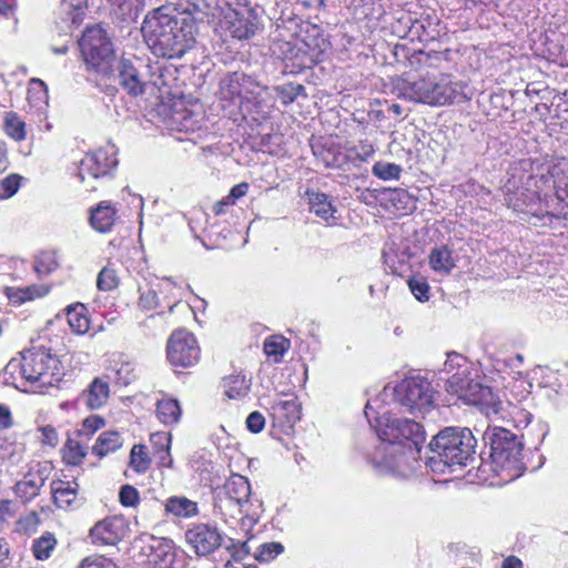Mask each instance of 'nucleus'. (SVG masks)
<instances>
[{
    "label": "nucleus",
    "mask_w": 568,
    "mask_h": 568,
    "mask_svg": "<svg viewBox=\"0 0 568 568\" xmlns=\"http://www.w3.org/2000/svg\"><path fill=\"white\" fill-rule=\"evenodd\" d=\"M375 419L379 443L367 453V460L378 474L409 477L417 468V456L426 440L424 427L386 412Z\"/></svg>",
    "instance_id": "f257e3e1"
},
{
    "label": "nucleus",
    "mask_w": 568,
    "mask_h": 568,
    "mask_svg": "<svg viewBox=\"0 0 568 568\" xmlns=\"http://www.w3.org/2000/svg\"><path fill=\"white\" fill-rule=\"evenodd\" d=\"M206 3H189L184 8L161 6L149 12L142 23V33L155 55L180 59L195 43L197 23L206 16Z\"/></svg>",
    "instance_id": "f03ea898"
},
{
    "label": "nucleus",
    "mask_w": 568,
    "mask_h": 568,
    "mask_svg": "<svg viewBox=\"0 0 568 568\" xmlns=\"http://www.w3.org/2000/svg\"><path fill=\"white\" fill-rule=\"evenodd\" d=\"M4 379L26 392L43 393L61 381V363L50 348L33 346L24 349L20 357L9 361L4 367Z\"/></svg>",
    "instance_id": "7ed1b4c3"
},
{
    "label": "nucleus",
    "mask_w": 568,
    "mask_h": 568,
    "mask_svg": "<svg viewBox=\"0 0 568 568\" xmlns=\"http://www.w3.org/2000/svg\"><path fill=\"white\" fill-rule=\"evenodd\" d=\"M477 440L473 432L466 427H446L432 442L429 448L433 456L427 465L434 473H445L447 467L466 466L474 459Z\"/></svg>",
    "instance_id": "20e7f679"
},
{
    "label": "nucleus",
    "mask_w": 568,
    "mask_h": 568,
    "mask_svg": "<svg viewBox=\"0 0 568 568\" xmlns=\"http://www.w3.org/2000/svg\"><path fill=\"white\" fill-rule=\"evenodd\" d=\"M464 90L465 84L460 81H454L449 75H443L438 80L430 77L415 80L399 79L395 84V92L398 98L429 105L462 102L467 99Z\"/></svg>",
    "instance_id": "39448f33"
},
{
    "label": "nucleus",
    "mask_w": 568,
    "mask_h": 568,
    "mask_svg": "<svg viewBox=\"0 0 568 568\" xmlns=\"http://www.w3.org/2000/svg\"><path fill=\"white\" fill-rule=\"evenodd\" d=\"M260 83L251 75L243 72L226 73L220 81V100L221 108L225 115L239 121L240 118L245 119L251 111L250 97L257 94Z\"/></svg>",
    "instance_id": "423d86ee"
},
{
    "label": "nucleus",
    "mask_w": 568,
    "mask_h": 568,
    "mask_svg": "<svg viewBox=\"0 0 568 568\" xmlns=\"http://www.w3.org/2000/svg\"><path fill=\"white\" fill-rule=\"evenodd\" d=\"M507 203L517 211L532 207L536 203L546 202L547 211H550V205L547 200L549 192L555 190L557 196V181L554 176V171L547 173L528 175L525 186L516 187L515 181H508L506 184Z\"/></svg>",
    "instance_id": "0eeeda50"
},
{
    "label": "nucleus",
    "mask_w": 568,
    "mask_h": 568,
    "mask_svg": "<svg viewBox=\"0 0 568 568\" xmlns=\"http://www.w3.org/2000/svg\"><path fill=\"white\" fill-rule=\"evenodd\" d=\"M446 389L455 394L465 404L479 406L487 417L497 416L501 409V402L491 388L481 385L466 375V369L454 373L446 382Z\"/></svg>",
    "instance_id": "6e6552de"
},
{
    "label": "nucleus",
    "mask_w": 568,
    "mask_h": 568,
    "mask_svg": "<svg viewBox=\"0 0 568 568\" xmlns=\"http://www.w3.org/2000/svg\"><path fill=\"white\" fill-rule=\"evenodd\" d=\"M79 47L87 65L102 74L111 72L114 61L113 44L101 26L88 27Z\"/></svg>",
    "instance_id": "1a4fd4ad"
},
{
    "label": "nucleus",
    "mask_w": 568,
    "mask_h": 568,
    "mask_svg": "<svg viewBox=\"0 0 568 568\" xmlns=\"http://www.w3.org/2000/svg\"><path fill=\"white\" fill-rule=\"evenodd\" d=\"M389 388L385 387L383 394L388 395ZM395 400L412 414L426 413L433 405V389L430 383L424 377H409L403 379L390 389Z\"/></svg>",
    "instance_id": "9d476101"
},
{
    "label": "nucleus",
    "mask_w": 568,
    "mask_h": 568,
    "mask_svg": "<svg viewBox=\"0 0 568 568\" xmlns=\"http://www.w3.org/2000/svg\"><path fill=\"white\" fill-rule=\"evenodd\" d=\"M484 439L489 444V457L496 468L519 467L524 445L515 434L505 428H494L485 433Z\"/></svg>",
    "instance_id": "9b49d317"
},
{
    "label": "nucleus",
    "mask_w": 568,
    "mask_h": 568,
    "mask_svg": "<svg viewBox=\"0 0 568 568\" xmlns=\"http://www.w3.org/2000/svg\"><path fill=\"white\" fill-rule=\"evenodd\" d=\"M116 165V148L113 144H106L83 156L79 164L78 176L82 182L87 179L97 181L111 175Z\"/></svg>",
    "instance_id": "f8f14e48"
},
{
    "label": "nucleus",
    "mask_w": 568,
    "mask_h": 568,
    "mask_svg": "<svg viewBox=\"0 0 568 568\" xmlns=\"http://www.w3.org/2000/svg\"><path fill=\"white\" fill-rule=\"evenodd\" d=\"M168 121L172 130L195 132L205 122L203 104L199 100L193 99L174 101Z\"/></svg>",
    "instance_id": "ddd939ff"
},
{
    "label": "nucleus",
    "mask_w": 568,
    "mask_h": 568,
    "mask_svg": "<svg viewBox=\"0 0 568 568\" xmlns=\"http://www.w3.org/2000/svg\"><path fill=\"white\" fill-rule=\"evenodd\" d=\"M166 356L171 365L176 367H190L200 358V347L195 336L185 331H174L166 344Z\"/></svg>",
    "instance_id": "4468645a"
},
{
    "label": "nucleus",
    "mask_w": 568,
    "mask_h": 568,
    "mask_svg": "<svg viewBox=\"0 0 568 568\" xmlns=\"http://www.w3.org/2000/svg\"><path fill=\"white\" fill-rule=\"evenodd\" d=\"M139 540L144 544L142 551L153 568H179L178 550L171 539L145 535Z\"/></svg>",
    "instance_id": "2eb2a0df"
},
{
    "label": "nucleus",
    "mask_w": 568,
    "mask_h": 568,
    "mask_svg": "<svg viewBox=\"0 0 568 568\" xmlns=\"http://www.w3.org/2000/svg\"><path fill=\"white\" fill-rule=\"evenodd\" d=\"M146 65L141 59L123 58L119 62V84L130 95L138 97L145 92L148 84Z\"/></svg>",
    "instance_id": "dca6fc26"
},
{
    "label": "nucleus",
    "mask_w": 568,
    "mask_h": 568,
    "mask_svg": "<svg viewBox=\"0 0 568 568\" xmlns=\"http://www.w3.org/2000/svg\"><path fill=\"white\" fill-rule=\"evenodd\" d=\"M186 541L199 556H207L224 545V538L219 529L207 524H199L185 532Z\"/></svg>",
    "instance_id": "f3484780"
},
{
    "label": "nucleus",
    "mask_w": 568,
    "mask_h": 568,
    "mask_svg": "<svg viewBox=\"0 0 568 568\" xmlns=\"http://www.w3.org/2000/svg\"><path fill=\"white\" fill-rule=\"evenodd\" d=\"M251 495L248 480L243 476H233L216 494L215 507L221 509L235 506L241 510L247 503Z\"/></svg>",
    "instance_id": "a211bd4d"
},
{
    "label": "nucleus",
    "mask_w": 568,
    "mask_h": 568,
    "mask_svg": "<svg viewBox=\"0 0 568 568\" xmlns=\"http://www.w3.org/2000/svg\"><path fill=\"white\" fill-rule=\"evenodd\" d=\"M129 531V524L122 516L106 517L97 523L90 530L94 544L115 545L122 540Z\"/></svg>",
    "instance_id": "6ab92c4d"
},
{
    "label": "nucleus",
    "mask_w": 568,
    "mask_h": 568,
    "mask_svg": "<svg viewBox=\"0 0 568 568\" xmlns=\"http://www.w3.org/2000/svg\"><path fill=\"white\" fill-rule=\"evenodd\" d=\"M226 29L231 36L239 40H247L252 38L257 28V16L251 9L231 10L225 16Z\"/></svg>",
    "instance_id": "aec40b11"
},
{
    "label": "nucleus",
    "mask_w": 568,
    "mask_h": 568,
    "mask_svg": "<svg viewBox=\"0 0 568 568\" xmlns=\"http://www.w3.org/2000/svg\"><path fill=\"white\" fill-rule=\"evenodd\" d=\"M270 410L274 422L281 427L291 428L301 419V404L293 394L285 395V398H275Z\"/></svg>",
    "instance_id": "412c9836"
},
{
    "label": "nucleus",
    "mask_w": 568,
    "mask_h": 568,
    "mask_svg": "<svg viewBox=\"0 0 568 568\" xmlns=\"http://www.w3.org/2000/svg\"><path fill=\"white\" fill-rule=\"evenodd\" d=\"M87 0H61L55 11L57 24L63 32L80 26L85 16Z\"/></svg>",
    "instance_id": "4be33fe9"
},
{
    "label": "nucleus",
    "mask_w": 568,
    "mask_h": 568,
    "mask_svg": "<svg viewBox=\"0 0 568 568\" xmlns=\"http://www.w3.org/2000/svg\"><path fill=\"white\" fill-rule=\"evenodd\" d=\"M110 396V387L108 382L100 377H95L89 386L77 397L78 407H84L91 410L103 407Z\"/></svg>",
    "instance_id": "5701e85b"
},
{
    "label": "nucleus",
    "mask_w": 568,
    "mask_h": 568,
    "mask_svg": "<svg viewBox=\"0 0 568 568\" xmlns=\"http://www.w3.org/2000/svg\"><path fill=\"white\" fill-rule=\"evenodd\" d=\"M306 196L308 200L310 211L317 217L326 223L336 222V206L333 204V199L323 192L307 190Z\"/></svg>",
    "instance_id": "b1692460"
},
{
    "label": "nucleus",
    "mask_w": 568,
    "mask_h": 568,
    "mask_svg": "<svg viewBox=\"0 0 568 568\" xmlns=\"http://www.w3.org/2000/svg\"><path fill=\"white\" fill-rule=\"evenodd\" d=\"M116 211L110 202L102 201L91 211L90 222L94 230L106 233L114 224Z\"/></svg>",
    "instance_id": "393cba45"
},
{
    "label": "nucleus",
    "mask_w": 568,
    "mask_h": 568,
    "mask_svg": "<svg viewBox=\"0 0 568 568\" xmlns=\"http://www.w3.org/2000/svg\"><path fill=\"white\" fill-rule=\"evenodd\" d=\"M429 266L436 273L448 275L456 266L453 250L447 245L434 247L429 254Z\"/></svg>",
    "instance_id": "a878e982"
},
{
    "label": "nucleus",
    "mask_w": 568,
    "mask_h": 568,
    "mask_svg": "<svg viewBox=\"0 0 568 568\" xmlns=\"http://www.w3.org/2000/svg\"><path fill=\"white\" fill-rule=\"evenodd\" d=\"M43 485V477L29 473L22 480L14 485L13 490L17 497H19L23 503H29L39 495Z\"/></svg>",
    "instance_id": "bb28decb"
},
{
    "label": "nucleus",
    "mask_w": 568,
    "mask_h": 568,
    "mask_svg": "<svg viewBox=\"0 0 568 568\" xmlns=\"http://www.w3.org/2000/svg\"><path fill=\"white\" fill-rule=\"evenodd\" d=\"M182 409L175 398L162 397L156 403V417L164 425H174L181 418Z\"/></svg>",
    "instance_id": "cd10ccee"
},
{
    "label": "nucleus",
    "mask_w": 568,
    "mask_h": 568,
    "mask_svg": "<svg viewBox=\"0 0 568 568\" xmlns=\"http://www.w3.org/2000/svg\"><path fill=\"white\" fill-rule=\"evenodd\" d=\"M225 395L231 399L245 397L251 389V379L243 374H231L223 379Z\"/></svg>",
    "instance_id": "c85d7f7f"
},
{
    "label": "nucleus",
    "mask_w": 568,
    "mask_h": 568,
    "mask_svg": "<svg viewBox=\"0 0 568 568\" xmlns=\"http://www.w3.org/2000/svg\"><path fill=\"white\" fill-rule=\"evenodd\" d=\"M166 514L175 517L189 518L197 514V504L184 496H173L165 500Z\"/></svg>",
    "instance_id": "c756f323"
},
{
    "label": "nucleus",
    "mask_w": 568,
    "mask_h": 568,
    "mask_svg": "<svg viewBox=\"0 0 568 568\" xmlns=\"http://www.w3.org/2000/svg\"><path fill=\"white\" fill-rule=\"evenodd\" d=\"M122 444L123 439L118 432H103L100 434L95 444L93 445L92 453L101 458L111 453H114L122 446Z\"/></svg>",
    "instance_id": "7c9ffc66"
},
{
    "label": "nucleus",
    "mask_w": 568,
    "mask_h": 568,
    "mask_svg": "<svg viewBox=\"0 0 568 568\" xmlns=\"http://www.w3.org/2000/svg\"><path fill=\"white\" fill-rule=\"evenodd\" d=\"M67 320L71 329L77 334H84L90 327L87 307L75 303L67 307Z\"/></svg>",
    "instance_id": "2f4dec72"
},
{
    "label": "nucleus",
    "mask_w": 568,
    "mask_h": 568,
    "mask_svg": "<svg viewBox=\"0 0 568 568\" xmlns=\"http://www.w3.org/2000/svg\"><path fill=\"white\" fill-rule=\"evenodd\" d=\"M113 13L121 20H134L143 10L146 0H109Z\"/></svg>",
    "instance_id": "473e14b6"
},
{
    "label": "nucleus",
    "mask_w": 568,
    "mask_h": 568,
    "mask_svg": "<svg viewBox=\"0 0 568 568\" xmlns=\"http://www.w3.org/2000/svg\"><path fill=\"white\" fill-rule=\"evenodd\" d=\"M27 99L30 105L38 111L44 110L49 101L47 84L39 78L30 79Z\"/></svg>",
    "instance_id": "72a5a7b5"
},
{
    "label": "nucleus",
    "mask_w": 568,
    "mask_h": 568,
    "mask_svg": "<svg viewBox=\"0 0 568 568\" xmlns=\"http://www.w3.org/2000/svg\"><path fill=\"white\" fill-rule=\"evenodd\" d=\"M77 483L58 481L52 484V494L54 503L60 508L69 507L77 497Z\"/></svg>",
    "instance_id": "f704fd0d"
},
{
    "label": "nucleus",
    "mask_w": 568,
    "mask_h": 568,
    "mask_svg": "<svg viewBox=\"0 0 568 568\" xmlns=\"http://www.w3.org/2000/svg\"><path fill=\"white\" fill-rule=\"evenodd\" d=\"M108 372L109 376L114 377L116 383L120 385H128L135 377L133 364L123 361L122 356L112 359L110 366L108 367Z\"/></svg>",
    "instance_id": "c9c22d12"
},
{
    "label": "nucleus",
    "mask_w": 568,
    "mask_h": 568,
    "mask_svg": "<svg viewBox=\"0 0 568 568\" xmlns=\"http://www.w3.org/2000/svg\"><path fill=\"white\" fill-rule=\"evenodd\" d=\"M446 61V54L439 51H416L409 58V64L416 69H437Z\"/></svg>",
    "instance_id": "e433bc0d"
},
{
    "label": "nucleus",
    "mask_w": 568,
    "mask_h": 568,
    "mask_svg": "<svg viewBox=\"0 0 568 568\" xmlns=\"http://www.w3.org/2000/svg\"><path fill=\"white\" fill-rule=\"evenodd\" d=\"M290 346L291 342L287 338L274 335L265 339L263 348L267 357L272 358L274 363H280Z\"/></svg>",
    "instance_id": "4c0bfd02"
},
{
    "label": "nucleus",
    "mask_w": 568,
    "mask_h": 568,
    "mask_svg": "<svg viewBox=\"0 0 568 568\" xmlns=\"http://www.w3.org/2000/svg\"><path fill=\"white\" fill-rule=\"evenodd\" d=\"M151 466V458L148 447L143 444H135L130 452V467L138 474H144Z\"/></svg>",
    "instance_id": "58836bf2"
},
{
    "label": "nucleus",
    "mask_w": 568,
    "mask_h": 568,
    "mask_svg": "<svg viewBox=\"0 0 568 568\" xmlns=\"http://www.w3.org/2000/svg\"><path fill=\"white\" fill-rule=\"evenodd\" d=\"M87 456V447L74 438H68L63 446V460L68 465L78 466Z\"/></svg>",
    "instance_id": "ea45409f"
},
{
    "label": "nucleus",
    "mask_w": 568,
    "mask_h": 568,
    "mask_svg": "<svg viewBox=\"0 0 568 568\" xmlns=\"http://www.w3.org/2000/svg\"><path fill=\"white\" fill-rule=\"evenodd\" d=\"M57 545V539L53 534L44 532L41 537L34 539L32 551L37 559L45 560L51 556L52 550Z\"/></svg>",
    "instance_id": "a19ab883"
},
{
    "label": "nucleus",
    "mask_w": 568,
    "mask_h": 568,
    "mask_svg": "<svg viewBox=\"0 0 568 568\" xmlns=\"http://www.w3.org/2000/svg\"><path fill=\"white\" fill-rule=\"evenodd\" d=\"M4 131L14 141H22L27 135L26 123L13 112H9L4 116Z\"/></svg>",
    "instance_id": "79ce46f5"
},
{
    "label": "nucleus",
    "mask_w": 568,
    "mask_h": 568,
    "mask_svg": "<svg viewBox=\"0 0 568 568\" xmlns=\"http://www.w3.org/2000/svg\"><path fill=\"white\" fill-rule=\"evenodd\" d=\"M159 294L163 295V300L168 302L169 311L173 312L174 306L180 302L178 285L169 277H164L155 284Z\"/></svg>",
    "instance_id": "37998d69"
},
{
    "label": "nucleus",
    "mask_w": 568,
    "mask_h": 568,
    "mask_svg": "<svg viewBox=\"0 0 568 568\" xmlns=\"http://www.w3.org/2000/svg\"><path fill=\"white\" fill-rule=\"evenodd\" d=\"M59 266L55 252H41L36 260L34 270L39 275H48Z\"/></svg>",
    "instance_id": "c03bdc74"
},
{
    "label": "nucleus",
    "mask_w": 568,
    "mask_h": 568,
    "mask_svg": "<svg viewBox=\"0 0 568 568\" xmlns=\"http://www.w3.org/2000/svg\"><path fill=\"white\" fill-rule=\"evenodd\" d=\"M372 172L381 180H398L402 173L400 165L390 162H376L373 165Z\"/></svg>",
    "instance_id": "a18cd8bd"
},
{
    "label": "nucleus",
    "mask_w": 568,
    "mask_h": 568,
    "mask_svg": "<svg viewBox=\"0 0 568 568\" xmlns=\"http://www.w3.org/2000/svg\"><path fill=\"white\" fill-rule=\"evenodd\" d=\"M276 92L285 105L293 103L298 97H306L304 85L297 83L277 87Z\"/></svg>",
    "instance_id": "49530a36"
},
{
    "label": "nucleus",
    "mask_w": 568,
    "mask_h": 568,
    "mask_svg": "<svg viewBox=\"0 0 568 568\" xmlns=\"http://www.w3.org/2000/svg\"><path fill=\"white\" fill-rule=\"evenodd\" d=\"M284 551L281 542L272 541L262 544L255 552V559L260 562H268Z\"/></svg>",
    "instance_id": "de8ad7c7"
},
{
    "label": "nucleus",
    "mask_w": 568,
    "mask_h": 568,
    "mask_svg": "<svg viewBox=\"0 0 568 568\" xmlns=\"http://www.w3.org/2000/svg\"><path fill=\"white\" fill-rule=\"evenodd\" d=\"M554 176H556L557 181V196L552 197L551 201H560L561 200V189L568 183V159H560L552 166Z\"/></svg>",
    "instance_id": "09e8293b"
},
{
    "label": "nucleus",
    "mask_w": 568,
    "mask_h": 568,
    "mask_svg": "<svg viewBox=\"0 0 568 568\" xmlns=\"http://www.w3.org/2000/svg\"><path fill=\"white\" fill-rule=\"evenodd\" d=\"M118 284L119 280L116 272L113 268L105 266L100 271L97 278V286L100 291H112L118 286Z\"/></svg>",
    "instance_id": "8fccbe9b"
},
{
    "label": "nucleus",
    "mask_w": 568,
    "mask_h": 568,
    "mask_svg": "<svg viewBox=\"0 0 568 568\" xmlns=\"http://www.w3.org/2000/svg\"><path fill=\"white\" fill-rule=\"evenodd\" d=\"M159 291L156 285H153L144 291H141L138 305L143 311H151L160 305Z\"/></svg>",
    "instance_id": "3c124183"
},
{
    "label": "nucleus",
    "mask_w": 568,
    "mask_h": 568,
    "mask_svg": "<svg viewBox=\"0 0 568 568\" xmlns=\"http://www.w3.org/2000/svg\"><path fill=\"white\" fill-rule=\"evenodd\" d=\"M21 176L10 174L0 181V199H9L13 196L20 187Z\"/></svg>",
    "instance_id": "603ef678"
},
{
    "label": "nucleus",
    "mask_w": 568,
    "mask_h": 568,
    "mask_svg": "<svg viewBox=\"0 0 568 568\" xmlns=\"http://www.w3.org/2000/svg\"><path fill=\"white\" fill-rule=\"evenodd\" d=\"M408 286L413 295L419 302H426L429 298V285L423 277H414L408 281Z\"/></svg>",
    "instance_id": "864d4df0"
},
{
    "label": "nucleus",
    "mask_w": 568,
    "mask_h": 568,
    "mask_svg": "<svg viewBox=\"0 0 568 568\" xmlns=\"http://www.w3.org/2000/svg\"><path fill=\"white\" fill-rule=\"evenodd\" d=\"M104 424L105 422L101 416L91 415L83 420L81 428L78 430V435L83 437H90L97 430L101 429L104 426Z\"/></svg>",
    "instance_id": "5fc2aeb1"
},
{
    "label": "nucleus",
    "mask_w": 568,
    "mask_h": 568,
    "mask_svg": "<svg viewBox=\"0 0 568 568\" xmlns=\"http://www.w3.org/2000/svg\"><path fill=\"white\" fill-rule=\"evenodd\" d=\"M348 152L352 161L365 162L373 156L375 149L372 143L361 141L358 145L348 149Z\"/></svg>",
    "instance_id": "6e6d98bb"
},
{
    "label": "nucleus",
    "mask_w": 568,
    "mask_h": 568,
    "mask_svg": "<svg viewBox=\"0 0 568 568\" xmlns=\"http://www.w3.org/2000/svg\"><path fill=\"white\" fill-rule=\"evenodd\" d=\"M119 499L124 507H135L140 501L139 490L131 485H124L120 489Z\"/></svg>",
    "instance_id": "4d7b16f0"
},
{
    "label": "nucleus",
    "mask_w": 568,
    "mask_h": 568,
    "mask_svg": "<svg viewBox=\"0 0 568 568\" xmlns=\"http://www.w3.org/2000/svg\"><path fill=\"white\" fill-rule=\"evenodd\" d=\"M224 547L230 551L235 561L244 559L250 554V547L246 541L235 542L234 539L227 538V540L224 541Z\"/></svg>",
    "instance_id": "13d9d810"
},
{
    "label": "nucleus",
    "mask_w": 568,
    "mask_h": 568,
    "mask_svg": "<svg viewBox=\"0 0 568 568\" xmlns=\"http://www.w3.org/2000/svg\"><path fill=\"white\" fill-rule=\"evenodd\" d=\"M555 202L556 206H554L551 211L546 212L556 217L568 219V183L561 189V200Z\"/></svg>",
    "instance_id": "bf43d9fd"
},
{
    "label": "nucleus",
    "mask_w": 568,
    "mask_h": 568,
    "mask_svg": "<svg viewBox=\"0 0 568 568\" xmlns=\"http://www.w3.org/2000/svg\"><path fill=\"white\" fill-rule=\"evenodd\" d=\"M270 49L277 58L287 60L292 58L294 45L288 41L274 40Z\"/></svg>",
    "instance_id": "052dcab7"
},
{
    "label": "nucleus",
    "mask_w": 568,
    "mask_h": 568,
    "mask_svg": "<svg viewBox=\"0 0 568 568\" xmlns=\"http://www.w3.org/2000/svg\"><path fill=\"white\" fill-rule=\"evenodd\" d=\"M463 367H464V369L467 371L466 358L456 353L449 354L444 364V371L447 374H452V375L454 373L460 372L459 369Z\"/></svg>",
    "instance_id": "680f3d73"
},
{
    "label": "nucleus",
    "mask_w": 568,
    "mask_h": 568,
    "mask_svg": "<svg viewBox=\"0 0 568 568\" xmlns=\"http://www.w3.org/2000/svg\"><path fill=\"white\" fill-rule=\"evenodd\" d=\"M79 568H115V565L104 556H91L83 559Z\"/></svg>",
    "instance_id": "e2e57ef3"
},
{
    "label": "nucleus",
    "mask_w": 568,
    "mask_h": 568,
    "mask_svg": "<svg viewBox=\"0 0 568 568\" xmlns=\"http://www.w3.org/2000/svg\"><path fill=\"white\" fill-rule=\"evenodd\" d=\"M150 442L153 446L154 453L158 454L164 449L170 448L171 435L165 432H158V433L151 435Z\"/></svg>",
    "instance_id": "0e129e2a"
},
{
    "label": "nucleus",
    "mask_w": 568,
    "mask_h": 568,
    "mask_svg": "<svg viewBox=\"0 0 568 568\" xmlns=\"http://www.w3.org/2000/svg\"><path fill=\"white\" fill-rule=\"evenodd\" d=\"M245 424L251 433L258 434L265 427V417L260 412H252L247 416Z\"/></svg>",
    "instance_id": "69168bd1"
},
{
    "label": "nucleus",
    "mask_w": 568,
    "mask_h": 568,
    "mask_svg": "<svg viewBox=\"0 0 568 568\" xmlns=\"http://www.w3.org/2000/svg\"><path fill=\"white\" fill-rule=\"evenodd\" d=\"M349 160H351V156H349V152L348 151L346 153H343V152L331 153L328 151L327 152V156L324 158L326 166H328V168H337V169L344 168V165Z\"/></svg>",
    "instance_id": "338daca9"
},
{
    "label": "nucleus",
    "mask_w": 568,
    "mask_h": 568,
    "mask_svg": "<svg viewBox=\"0 0 568 568\" xmlns=\"http://www.w3.org/2000/svg\"><path fill=\"white\" fill-rule=\"evenodd\" d=\"M41 433V443L51 447H55L59 443L57 429L51 425H45L39 428Z\"/></svg>",
    "instance_id": "774afa93"
}]
</instances>
